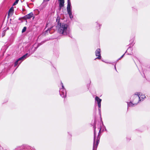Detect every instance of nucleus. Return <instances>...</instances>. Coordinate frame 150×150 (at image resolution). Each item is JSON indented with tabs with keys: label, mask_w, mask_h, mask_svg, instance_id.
Here are the masks:
<instances>
[{
	"label": "nucleus",
	"mask_w": 150,
	"mask_h": 150,
	"mask_svg": "<svg viewBox=\"0 0 150 150\" xmlns=\"http://www.w3.org/2000/svg\"><path fill=\"white\" fill-rule=\"evenodd\" d=\"M57 23V27L58 29V32L61 34L64 35H67L68 33L67 31L68 25L64 23H60V19L58 18L56 20Z\"/></svg>",
	"instance_id": "nucleus-1"
},
{
	"label": "nucleus",
	"mask_w": 150,
	"mask_h": 150,
	"mask_svg": "<svg viewBox=\"0 0 150 150\" xmlns=\"http://www.w3.org/2000/svg\"><path fill=\"white\" fill-rule=\"evenodd\" d=\"M138 93L132 96L131 98V101L127 103L128 105L132 107L137 105L139 102Z\"/></svg>",
	"instance_id": "nucleus-2"
},
{
	"label": "nucleus",
	"mask_w": 150,
	"mask_h": 150,
	"mask_svg": "<svg viewBox=\"0 0 150 150\" xmlns=\"http://www.w3.org/2000/svg\"><path fill=\"white\" fill-rule=\"evenodd\" d=\"M71 3L70 0H67V10L70 18H71L73 17L72 14V12L71 9Z\"/></svg>",
	"instance_id": "nucleus-3"
},
{
	"label": "nucleus",
	"mask_w": 150,
	"mask_h": 150,
	"mask_svg": "<svg viewBox=\"0 0 150 150\" xmlns=\"http://www.w3.org/2000/svg\"><path fill=\"white\" fill-rule=\"evenodd\" d=\"M101 50L100 48L97 49L95 51V54L96 57H97L96 59H100L101 58Z\"/></svg>",
	"instance_id": "nucleus-4"
},
{
	"label": "nucleus",
	"mask_w": 150,
	"mask_h": 150,
	"mask_svg": "<svg viewBox=\"0 0 150 150\" xmlns=\"http://www.w3.org/2000/svg\"><path fill=\"white\" fill-rule=\"evenodd\" d=\"M34 14L33 12H31L28 14L25 15L23 17V19L25 20H26L28 19H29L33 17Z\"/></svg>",
	"instance_id": "nucleus-5"
},
{
	"label": "nucleus",
	"mask_w": 150,
	"mask_h": 150,
	"mask_svg": "<svg viewBox=\"0 0 150 150\" xmlns=\"http://www.w3.org/2000/svg\"><path fill=\"white\" fill-rule=\"evenodd\" d=\"M59 2V10H61L62 7H63L64 5V0H58Z\"/></svg>",
	"instance_id": "nucleus-6"
},
{
	"label": "nucleus",
	"mask_w": 150,
	"mask_h": 150,
	"mask_svg": "<svg viewBox=\"0 0 150 150\" xmlns=\"http://www.w3.org/2000/svg\"><path fill=\"white\" fill-rule=\"evenodd\" d=\"M95 100L97 102L99 108L101 107V102L102 101L101 99H100L98 97L96 96L95 98Z\"/></svg>",
	"instance_id": "nucleus-7"
},
{
	"label": "nucleus",
	"mask_w": 150,
	"mask_h": 150,
	"mask_svg": "<svg viewBox=\"0 0 150 150\" xmlns=\"http://www.w3.org/2000/svg\"><path fill=\"white\" fill-rule=\"evenodd\" d=\"M138 96H139V101H141L144 99L146 97L144 95H141L140 93H138Z\"/></svg>",
	"instance_id": "nucleus-8"
},
{
	"label": "nucleus",
	"mask_w": 150,
	"mask_h": 150,
	"mask_svg": "<svg viewBox=\"0 0 150 150\" xmlns=\"http://www.w3.org/2000/svg\"><path fill=\"white\" fill-rule=\"evenodd\" d=\"M99 140H97L96 141V144H95V143H94V144H93V148H95V147L96 148L97 147V146H98V145L99 143Z\"/></svg>",
	"instance_id": "nucleus-9"
},
{
	"label": "nucleus",
	"mask_w": 150,
	"mask_h": 150,
	"mask_svg": "<svg viewBox=\"0 0 150 150\" xmlns=\"http://www.w3.org/2000/svg\"><path fill=\"white\" fill-rule=\"evenodd\" d=\"M13 11V7H11L9 10V12L8 14V15L9 16V13L11 12H12Z\"/></svg>",
	"instance_id": "nucleus-10"
},
{
	"label": "nucleus",
	"mask_w": 150,
	"mask_h": 150,
	"mask_svg": "<svg viewBox=\"0 0 150 150\" xmlns=\"http://www.w3.org/2000/svg\"><path fill=\"white\" fill-rule=\"evenodd\" d=\"M26 29L27 28L26 27H24V28L22 30V33L24 32L26 30Z\"/></svg>",
	"instance_id": "nucleus-11"
},
{
	"label": "nucleus",
	"mask_w": 150,
	"mask_h": 150,
	"mask_svg": "<svg viewBox=\"0 0 150 150\" xmlns=\"http://www.w3.org/2000/svg\"><path fill=\"white\" fill-rule=\"evenodd\" d=\"M19 0H16L13 4V6L16 5L18 3Z\"/></svg>",
	"instance_id": "nucleus-12"
},
{
	"label": "nucleus",
	"mask_w": 150,
	"mask_h": 150,
	"mask_svg": "<svg viewBox=\"0 0 150 150\" xmlns=\"http://www.w3.org/2000/svg\"><path fill=\"white\" fill-rule=\"evenodd\" d=\"M18 61L17 60L15 62L14 65V67H16L18 63Z\"/></svg>",
	"instance_id": "nucleus-13"
},
{
	"label": "nucleus",
	"mask_w": 150,
	"mask_h": 150,
	"mask_svg": "<svg viewBox=\"0 0 150 150\" xmlns=\"http://www.w3.org/2000/svg\"><path fill=\"white\" fill-rule=\"evenodd\" d=\"M5 32H4V31H3V32L2 33V34H1L2 37H4L5 35Z\"/></svg>",
	"instance_id": "nucleus-14"
},
{
	"label": "nucleus",
	"mask_w": 150,
	"mask_h": 150,
	"mask_svg": "<svg viewBox=\"0 0 150 150\" xmlns=\"http://www.w3.org/2000/svg\"><path fill=\"white\" fill-rule=\"evenodd\" d=\"M28 54V53H26V54H25L24 55H23V56H24V57L25 58H26V57H27V55Z\"/></svg>",
	"instance_id": "nucleus-15"
},
{
	"label": "nucleus",
	"mask_w": 150,
	"mask_h": 150,
	"mask_svg": "<svg viewBox=\"0 0 150 150\" xmlns=\"http://www.w3.org/2000/svg\"><path fill=\"white\" fill-rule=\"evenodd\" d=\"M17 60L19 61L20 60H22V59H21V58H19V59H18Z\"/></svg>",
	"instance_id": "nucleus-16"
},
{
	"label": "nucleus",
	"mask_w": 150,
	"mask_h": 150,
	"mask_svg": "<svg viewBox=\"0 0 150 150\" xmlns=\"http://www.w3.org/2000/svg\"><path fill=\"white\" fill-rule=\"evenodd\" d=\"M50 1V0H44V2L48 1Z\"/></svg>",
	"instance_id": "nucleus-17"
},
{
	"label": "nucleus",
	"mask_w": 150,
	"mask_h": 150,
	"mask_svg": "<svg viewBox=\"0 0 150 150\" xmlns=\"http://www.w3.org/2000/svg\"><path fill=\"white\" fill-rule=\"evenodd\" d=\"M21 58V59H22V60H24V59H23V58L22 57Z\"/></svg>",
	"instance_id": "nucleus-18"
},
{
	"label": "nucleus",
	"mask_w": 150,
	"mask_h": 150,
	"mask_svg": "<svg viewBox=\"0 0 150 150\" xmlns=\"http://www.w3.org/2000/svg\"><path fill=\"white\" fill-rule=\"evenodd\" d=\"M22 57H23V59H25L26 58H25L24 57V56H22Z\"/></svg>",
	"instance_id": "nucleus-19"
},
{
	"label": "nucleus",
	"mask_w": 150,
	"mask_h": 150,
	"mask_svg": "<svg viewBox=\"0 0 150 150\" xmlns=\"http://www.w3.org/2000/svg\"><path fill=\"white\" fill-rule=\"evenodd\" d=\"M124 56V55H123L120 58H122L123 57V56Z\"/></svg>",
	"instance_id": "nucleus-20"
},
{
	"label": "nucleus",
	"mask_w": 150,
	"mask_h": 150,
	"mask_svg": "<svg viewBox=\"0 0 150 150\" xmlns=\"http://www.w3.org/2000/svg\"><path fill=\"white\" fill-rule=\"evenodd\" d=\"M63 97H64V98H65V97H66V95H65V96H63Z\"/></svg>",
	"instance_id": "nucleus-21"
},
{
	"label": "nucleus",
	"mask_w": 150,
	"mask_h": 150,
	"mask_svg": "<svg viewBox=\"0 0 150 150\" xmlns=\"http://www.w3.org/2000/svg\"><path fill=\"white\" fill-rule=\"evenodd\" d=\"M100 129H100V131H99V132H100Z\"/></svg>",
	"instance_id": "nucleus-22"
},
{
	"label": "nucleus",
	"mask_w": 150,
	"mask_h": 150,
	"mask_svg": "<svg viewBox=\"0 0 150 150\" xmlns=\"http://www.w3.org/2000/svg\"><path fill=\"white\" fill-rule=\"evenodd\" d=\"M34 17H33V19H34Z\"/></svg>",
	"instance_id": "nucleus-23"
}]
</instances>
